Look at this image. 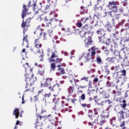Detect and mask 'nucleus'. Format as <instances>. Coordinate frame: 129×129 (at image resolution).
<instances>
[{"label":"nucleus","mask_w":129,"mask_h":129,"mask_svg":"<svg viewBox=\"0 0 129 129\" xmlns=\"http://www.w3.org/2000/svg\"><path fill=\"white\" fill-rule=\"evenodd\" d=\"M98 90L100 94H102L103 98H108L109 97V95L106 93V91L103 90L102 88H100Z\"/></svg>","instance_id":"obj_24"},{"label":"nucleus","mask_w":129,"mask_h":129,"mask_svg":"<svg viewBox=\"0 0 129 129\" xmlns=\"http://www.w3.org/2000/svg\"><path fill=\"white\" fill-rule=\"evenodd\" d=\"M60 85H59V84H55L52 87L50 85L46 87L48 88V89L49 90H50V91H51V92H54V91H56V90H57V89H58Z\"/></svg>","instance_id":"obj_19"},{"label":"nucleus","mask_w":129,"mask_h":129,"mask_svg":"<svg viewBox=\"0 0 129 129\" xmlns=\"http://www.w3.org/2000/svg\"><path fill=\"white\" fill-rule=\"evenodd\" d=\"M87 87L86 86H79L77 88V93L78 94H82L83 93V91L82 89H84Z\"/></svg>","instance_id":"obj_27"},{"label":"nucleus","mask_w":129,"mask_h":129,"mask_svg":"<svg viewBox=\"0 0 129 129\" xmlns=\"http://www.w3.org/2000/svg\"><path fill=\"white\" fill-rule=\"evenodd\" d=\"M105 122H106V120H105V118H103L101 116L100 121V125H103V124L104 123H105Z\"/></svg>","instance_id":"obj_33"},{"label":"nucleus","mask_w":129,"mask_h":129,"mask_svg":"<svg viewBox=\"0 0 129 129\" xmlns=\"http://www.w3.org/2000/svg\"><path fill=\"white\" fill-rule=\"evenodd\" d=\"M119 5V3L117 1H112L109 2L108 7L109 8V10L112 11L110 14L112 18H115V19H118L119 18H120V15L123 13V11H124L123 7H120L118 8L117 6Z\"/></svg>","instance_id":"obj_1"},{"label":"nucleus","mask_w":129,"mask_h":129,"mask_svg":"<svg viewBox=\"0 0 129 129\" xmlns=\"http://www.w3.org/2000/svg\"><path fill=\"white\" fill-rule=\"evenodd\" d=\"M50 22L46 23V28L47 29L48 35L51 38L54 37L53 33V29L57 26V25L60 23V21L55 18H52L49 20Z\"/></svg>","instance_id":"obj_4"},{"label":"nucleus","mask_w":129,"mask_h":129,"mask_svg":"<svg viewBox=\"0 0 129 129\" xmlns=\"http://www.w3.org/2000/svg\"><path fill=\"white\" fill-rule=\"evenodd\" d=\"M116 74L118 78H123V77L126 76V71L125 70L120 71L119 72H117Z\"/></svg>","instance_id":"obj_18"},{"label":"nucleus","mask_w":129,"mask_h":129,"mask_svg":"<svg viewBox=\"0 0 129 129\" xmlns=\"http://www.w3.org/2000/svg\"><path fill=\"white\" fill-rule=\"evenodd\" d=\"M88 117L91 119L92 122L93 123H97L98 122V120L99 119V116L98 115H88Z\"/></svg>","instance_id":"obj_14"},{"label":"nucleus","mask_w":129,"mask_h":129,"mask_svg":"<svg viewBox=\"0 0 129 129\" xmlns=\"http://www.w3.org/2000/svg\"><path fill=\"white\" fill-rule=\"evenodd\" d=\"M96 61L98 64H101V62H102V60L101 59V57L100 56L96 57Z\"/></svg>","instance_id":"obj_35"},{"label":"nucleus","mask_w":129,"mask_h":129,"mask_svg":"<svg viewBox=\"0 0 129 129\" xmlns=\"http://www.w3.org/2000/svg\"><path fill=\"white\" fill-rule=\"evenodd\" d=\"M61 104H60V105H61V106H62V107H63L64 104H65V101H61Z\"/></svg>","instance_id":"obj_58"},{"label":"nucleus","mask_w":129,"mask_h":129,"mask_svg":"<svg viewBox=\"0 0 129 129\" xmlns=\"http://www.w3.org/2000/svg\"><path fill=\"white\" fill-rule=\"evenodd\" d=\"M56 100H57V99L56 98H55V97H54L52 99L53 102H56Z\"/></svg>","instance_id":"obj_61"},{"label":"nucleus","mask_w":129,"mask_h":129,"mask_svg":"<svg viewBox=\"0 0 129 129\" xmlns=\"http://www.w3.org/2000/svg\"><path fill=\"white\" fill-rule=\"evenodd\" d=\"M121 127V129H127V127L125 126V125L122 126Z\"/></svg>","instance_id":"obj_62"},{"label":"nucleus","mask_w":129,"mask_h":129,"mask_svg":"<svg viewBox=\"0 0 129 129\" xmlns=\"http://www.w3.org/2000/svg\"><path fill=\"white\" fill-rule=\"evenodd\" d=\"M123 104H120V105L123 109H125V108L126 107V105L127 104H126V101L125 100H123L122 101Z\"/></svg>","instance_id":"obj_31"},{"label":"nucleus","mask_w":129,"mask_h":129,"mask_svg":"<svg viewBox=\"0 0 129 129\" xmlns=\"http://www.w3.org/2000/svg\"><path fill=\"white\" fill-rule=\"evenodd\" d=\"M105 73H106V74H107V75L109 74V73H110L109 70H108V69L105 68Z\"/></svg>","instance_id":"obj_52"},{"label":"nucleus","mask_w":129,"mask_h":129,"mask_svg":"<svg viewBox=\"0 0 129 129\" xmlns=\"http://www.w3.org/2000/svg\"><path fill=\"white\" fill-rule=\"evenodd\" d=\"M76 26L78 27V28H81V27H82V23H81V22H78L76 24Z\"/></svg>","instance_id":"obj_42"},{"label":"nucleus","mask_w":129,"mask_h":129,"mask_svg":"<svg viewBox=\"0 0 129 129\" xmlns=\"http://www.w3.org/2000/svg\"><path fill=\"white\" fill-rule=\"evenodd\" d=\"M89 20V18H83L81 19V21L82 22H83V23H86L87 22V21Z\"/></svg>","instance_id":"obj_40"},{"label":"nucleus","mask_w":129,"mask_h":129,"mask_svg":"<svg viewBox=\"0 0 129 129\" xmlns=\"http://www.w3.org/2000/svg\"><path fill=\"white\" fill-rule=\"evenodd\" d=\"M25 82L26 86L25 87L26 91H32L35 81H37V77H34V75L32 73H26L25 75Z\"/></svg>","instance_id":"obj_3"},{"label":"nucleus","mask_w":129,"mask_h":129,"mask_svg":"<svg viewBox=\"0 0 129 129\" xmlns=\"http://www.w3.org/2000/svg\"><path fill=\"white\" fill-rule=\"evenodd\" d=\"M94 114H95V115H98V114L99 113L100 110L99 109V108H94Z\"/></svg>","instance_id":"obj_36"},{"label":"nucleus","mask_w":129,"mask_h":129,"mask_svg":"<svg viewBox=\"0 0 129 129\" xmlns=\"http://www.w3.org/2000/svg\"><path fill=\"white\" fill-rule=\"evenodd\" d=\"M62 65L58 64L57 65V68H58L57 69L58 72L56 73L57 76H60V74H65V70H64V68H60Z\"/></svg>","instance_id":"obj_22"},{"label":"nucleus","mask_w":129,"mask_h":129,"mask_svg":"<svg viewBox=\"0 0 129 129\" xmlns=\"http://www.w3.org/2000/svg\"><path fill=\"white\" fill-rule=\"evenodd\" d=\"M37 67H39V68H42V67H43V66L42 65V64H39L37 66Z\"/></svg>","instance_id":"obj_63"},{"label":"nucleus","mask_w":129,"mask_h":129,"mask_svg":"<svg viewBox=\"0 0 129 129\" xmlns=\"http://www.w3.org/2000/svg\"><path fill=\"white\" fill-rule=\"evenodd\" d=\"M44 120V116L38 115L37 116L36 121L35 123V128L36 129H41V126L43 125V120Z\"/></svg>","instance_id":"obj_7"},{"label":"nucleus","mask_w":129,"mask_h":129,"mask_svg":"<svg viewBox=\"0 0 129 129\" xmlns=\"http://www.w3.org/2000/svg\"><path fill=\"white\" fill-rule=\"evenodd\" d=\"M79 82L80 81L78 79H74V82L76 86H78L77 83H78V82Z\"/></svg>","instance_id":"obj_44"},{"label":"nucleus","mask_w":129,"mask_h":129,"mask_svg":"<svg viewBox=\"0 0 129 129\" xmlns=\"http://www.w3.org/2000/svg\"><path fill=\"white\" fill-rule=\"evenodd\" d=\"M59 0H47V2H49V3L51 2H55L56 1V3H58V1Z\"/></svg>","instance_id":"obj_57"},{"label":"nucleus","mask_w":129,"mask_h":129,"mask_svg":"<svg viewBox=\"0 0 129 129\" xmlns=\"http://www.w3.org/2000/svg\"><path fill=\"white\" fill-rule=\"evenodd\" d=\"M125 22V19H122L121 22H119V25H123L124 23Z\"/></svg>","instance_id":"obj_49"},{"label":"nucleus","mask_w":129,"mask_h":129,"mask_svg":"<svg viewBox=\"0 0 129 129\" xmlns=\"http://www.w3.org/2000/svg\"><path fill=\"white\" fill-rule=\"evenodd\" d=\"M113 121H114L113 119H111L110 122V124H111V125H113V126H114V124H113Z\"/></svg>","instance_id":"obj_54"},{"label":"nucleus","mask_w":129,"mask_h":129,"mask_svg":"<svg viewBox=\"0 0 129 129\" xmlns=\"http://www.w3.org/2000/svg\"><path fill=\"white\" fill-rule=\"evenodd\" d=\"M43 96H44V98H47L50 97V96H51V93H49V94H46L44 95Z\"/></svg>","instance_id":"obj_43"},{"label":"nucleus","mask_w":129,"mask_h":129,"mask_svg":"<svg viewBox=\"0 0 129 129\" xmlns=\"http://www.w3.org/2000/svg\"><path fill=\"white\" fill-rule=\"evenodd\" d=\"M87 40H88L87 42L85 43V46L87 48L90 46V45H92V43H93V41L91 39V36L89 35V37L86 38Z\"/></svg>","instance_id":"obj_25"},{"label":"nucleus","mask_w":129,"mask_h":129,"mask_svg":"<svg viewBox=\"0 0 129 129\" xmlns=\"http://www.w3.org/2000/svg\"><path fill=\"white\" fill-rule=\"evenodd\" d=\"M47 4L48 5H47L45 7V11H47V10H51L53 7H55V5H57V3H56L55 1H52L51 2H47Z\"/></svg>","instance_id":"obj_21"},{"label":"nucleus","mask_w":129,"mask_h":129,"mask_svg":"<svg viewBox=\"0 0 129 129\" xmlns=\"http://www.w3.org/2000/svg\"><path fill=\"white\" fill-rule=\"evenodd\" d=\"M43 38H44V39H46V36H47V34H46V33L45 32H43Z\"/></svg>","instance_id":"obj_60"},{"label":"nucleus","mask_w":129,"mask_h":129,"mask_svg":"<svg viewBox=\"0 0 129 129\" xmlns=\"http://www.w3.org/2000/svg\"><path fill=\"white\" fill-rule=\"evenodd\" d=\"M118 121L119 122L120 127L125 125V120H124V119H118Z\"/></svg>","instance_id":"obj_30"},{"label":"nucleus","mask_w":129,"mask_h":129,"mask_svg":"<svg viewBox=\"0 0 129 129\" xmlns=\"http://www.w3.org/2000/svg\"><path fill=\"white\" fill-rule=\"evenodd\" d=\"M22 104H24V103H25V99H24V96L22 97Z\"/></svg>","instance_id":"obj_59"},{"label":"nucleus","mask_w":129,"mask_h":129,"mask_svg":"<svg viewBox=\"0 0 129 129\" xmlns=\"http://www.w3.org/2000/svg\"><path fill=\"white\" fill-rule=\"evenodd\" d=\"M94 123H93V122H92V121L88 122V124L89 125H91L92 127V126H93Z\"/></svg>","instance_id":"obj_55"},{"label":"nucleus","mask_w":129,"mask_h":129,"mask_svg":"<svg viewBox=\"0 0 129 129\" xmlns=\"http://www.w3.org/2000/svg\"><path fill=\"white\" fill-rule=\"evenodd\" d=\"M91 59H93L95 58V55H96V53L97 54H99L101 53V51L98 49V48L96 47V46H93L91 48Z\"/></svg>","instance_id":"obj_11"},{"label":"nucleus","mask_w":129,"mask_h":129,"mask_svg":"<svg viewBox=\"0 0 129 129\" xmlns=\"http://www.w3.org/2000/svg\"><path fill=\"white\" fill-rule=\"evenodd\" d=\"M85 80V81H88V78L87 77H83L81 79V81Z\"/></svg>","instance_id":"obj_48"},{"label":"nucleus","mask_w":129,"mask_h":129,"mask_svg":"<svg viewBox=\"0 0 129 129\" xmlns=\"http://www.w3.org/2000/svg\"><path fill=\"white\" fill-rule=\"evenodd\" d=\"M28 38V35H26L25 36H24L23 41H27Z\"/></svg>","instance_id":"obj_56"},{"label":"nucleus","mask_w":129,"mask_h":129,"mask_svg":"<svg viewBox=\"0 0 129 129\" xmlns=\"http://www.w3.org/2000/svg\"><path fill=\"white\" fill-rule=\"evenodd\" d=\"M115 68H116V69H118V67H117V66H116L115 67H112L111 68V70L113 71V70H114V69H115Z\"/></svg>","instance_id":"obj_53"},{"label":"nucleus","mask_w":129,"mask_h":129,"mask_svg":"<svg viewBox=\"0 0 129 129\" xmlns=\"http://www.w3.org/2000/svg\"><path fill=\"white\" fill-rule=\"evenodd\" d=\"M45 27H46V25L44 23H42L41 25H39L37 27L36 30L34 31V34H36L38 33V31H41V32L40 33V35L42 36V35H43V33H42V32L44 31V29H43L42 28H44Z\"/></svg>","instance_id":"obj_17"},{"label":"nucleus","mask_w":129,"mask_h":129,"mask_svg":"<svg viewBox=\"0 0 129 129\" xmlns=\"http://www.w3.org/2000/svg\"><path fill=\"white\" fill-rule=\"evenodd\" d=\"M66 100H67V101H69V100H71L72 103H73L74 104H75V102L77 101V99H75V98H73V99H66Z\"/></svg>","instance_id":"obj_37"},{"label":"nucleus","mask_w":129,"mask_h":129,"mask_svg":"<svg viewBox=\"0 0 129 129\" xmlns=\"http://www.w3.org/2000/svg\"><path fill=\"white\" fill-rule=\"evenodd\" d=\"M47 61L50 63L51 69L55 70L56 68V64H60L61 61H63V58H59L57 55V51H54L52 52H48L47 54Z\"/></svg>","instance_id":"obj_2"},{"label":"nucleus","mask_w":129,"mask_h":129,"mask_svg":"<svg viewBox=\"0 0 129 129\" xmlns=\"http://www.w3.org/2000/svg\"><path fill=\"white\" fill-rule=\"evenodd\" d=\"M31 20H32V19L31 18H28L27 19H26L25 22L29 25V24H30V23H31Z\"/></svg>","instance_id":"obj_47"},{"label":"nucleus","mask_w":129,"mask_h":129,"mask_svg":"<svg viewBox=\"0 0 129 129\" xmlns=\"http://www.w3.org/2000/svg\"><path fill=\"white\" fill-rule=\"evenodd\" d=\"M23 67H24L25 69H28L29 68V63L26 62L25 64H23Z\"/></svg>","instance_id":"obj_46"},{"label":"nucleus","mask_w":129,"mask_h":129,"mask_svg":"<svg viewBox=\"0 0 129 129\" xmlns=\"http://www.w3.org/2000/svg\"><path fill=\"white\" fill-rule=\"evenodd\" d=\"M48 119L49 121H52V120H53L54 119V118H53V117H52V116L51 115H50L48 117Z\"/></svg>","instance_id":"obj_45"},{"label":"nucleus","mask_w":129,"mask_h":129,"mask_svg":"<svg viewBox=\"0 0 129 129\" xmlns=\"http://www.w3.org/2000/svg\"><path fill=\"white\" fill-rule=\"evenodd\" d=\"M62 106L61 105V103H59V102H56L55 104L54 109L55 111L59 110V109H61L62 108Z\"/></svg>","instance_id":"obj_28"},{"label":"nucleus","mask_w":129,"mask_h":129,"mask_svg":"<svg viewBox=\"0 0 129 129\" xmlns=\"http://www.w3.org/2000/svg\"><path fill=\"white\" fill-rule=\"evenodd\" d=\"M29 9L27 8V6L26 5L23 6V9L22 13V18L23 19V22L21 24V27L24 29L23 30V34H25V32H27L28 30V28L29 27V24H27L26 22L24 21L25 19V17L27 16V15H29V13L28 12Z\"/></svg>","instance_id":"obj_5"},{"label":"nucleus","mask_w":129,"mask_h":129,"mask_svg":"<svg viewBox=\"0 0 129 129\" xmlns=\"http://www.w3.org/2000/svg\"><path fill=\"white\" fill-rule=\"evenodd\" d=\"M102 2H101V0H98L97 2V5L95 8V12L97 14H99V12H101L102 11Z\"/></svg>","instance_id":"obj_13"},{"label":"nucleus","mask_w":129,"mask_h":129,"mask_svg":"<svg viewBox=\"0 0 129 129\" xmlns=\"http://www.w3.org/2000/svg\"><path fill=\"white\" fill-rule=\"evenodd\" d=\"M44 22H48V19L47 18V16H46L44 15H42L40 16V21H41V20H43V17H44Z\"/></svg>","instance_id":"obj_39"},{"label":"nucleus","mask_w":129,"mask_h":129,"mask_svg":"<svg viewBox=\"0 0 129 129\" xmlns=\"http://www.w3.org/2000/svg\"><path fill=\"white\" fill-rule=\"evenodd\" d=\"M90 32L89 27H88V25H86L84 27H83L82 31L80 32V35L81 37H85V38H88L90 36Z\"/></svg>","instance_id":"obj_6"},{"label":"nucleus","mask_w":129,"mask_h":129,"mask_svg":"<svg viewBox=\"0 0 129 129\" xmlns=\"http://www.w3.org/2000/svg\"><path fill=\"white\" fill-rule=\"evenodd\" d=\"M117 43H115V42H112L111 44V47L110 48V50L112 52H114V55L115 56H119V51L117 49Z\"/></svg>","instance_id":"obj_12"},{"label":"nucleus","mask_w":129,"mask_h":129,"mask_svg":"<svg viewBox=\"0 0 129 129\" xmlns=\"http://www.w3.org/2000/svg\"><path fill=\"white\" fill-rule=\"evenodd\" d=\"M37 0H30L28 3V7H33V10L37 15L39 13V9H37Z\"/></svg>","instance_id":"obj_10"},{"label":"nucleus","mask_w":129,"mask_h":129,"mask_svg":"<svg viewBox=\"0 0 129 129\" xmlns=\"http://www.w3.org/2000/svg\"><path fill=\"white\" fill-rule=\"evenodd\" d=\"M82 107H87V106H88V105H87V104H81Z\"/></svg>","instance_id":"obj_50"},{"label":"nucleus","mask_w":129,"mask_h":129,"mask_svg":"<svg viewBox=\"0 0 129 129\" xmlns=\"http://www.w3.org/2000/svg\"><path fill=\"white\" fill-rule=\"evenodd\" d=\"M30 51H31V52H33V53H35V54L38 53V60H39L41 62H43V61H44V52L43 51H42L41 53V50L38 49L37 50L36 48H31Z\"/></svg>","instance_id":"obj_9"},{"label":"nucleus","mask_w":129,"mask_h":129,"mask_svg":"<svg viewBox=\"0 0 129 129\" xmlns=\"http://www.w3.org/2000/svg\"><path fill=\"white\" fill-rule=\"evenodd\" d=\"M117 116L118 119H124V114H123V111L120 110L117 112Z\"/></svg>","instance_id":"obj_26"},{"label":"nucleus","mask_w":129,"mask_h":129,"mask_svg":"<svg viewBox=\"0 0 129 129\" xmlns=\"http://www.w3.org/2000/svg\"><path fill=\"white\" fill-rule=\"evenodd\" d=\"M80 98H81V100H82L83 101H84L85 100V94H82L81 96H80Z\"/></svg>","instance_id":"obj_41"},{"label":"nucleus","mask_w":129,"mask_h":129,"mask_svg":"<svg viewBox=\"0 0 129 129\" xmlns=\"http://www.w3.org/2000/svg\"><path fill=\"white\" fill-rule=\"evenodd\" d=\"M101 116H102V117H103L104 118H107V117H109V112H106L102 116H101Z\"/></svg>","instance_id":"obj_34"},{"label":"nucleus","mask_w":129,"mask_h":129,"mask_svg":"<svg viewBox=\"0 0 129 129\" xmlns=\"http://www.w3.org/2000/svg\"><path fill=\"white\" fill-rule=\"evenodd\" d=\"M96 33L99 35L98 39L99 40V42L103 43L104 42V40H105V32H104V30L100 28L97 30Z\"/></svg>","instance_id":"obj_8"},{"label":"nucleus","mask_w":129,"mask_h":129,"mask_svg":"<svg viewBox=\"0 0 129 129\" xmlns=\"http://www.w3.org/2000/svg\"><path fill=\"white\" fill-rule=\"evenodd\" d=\"M13 115H15L16 118H19V116L20 115V111L18 108L15 109L13 111Z\"/></svg>","instance_id":"obj_29"},{"label":"nucleus","mask_w":129,"mask_h":129,"mask_svg":"<svg viewBox=\"0 0 129 129\" xmlns=\"http://www.w3.org/2000/svg\"><path fill=\"white\" fill-rule=\"evenodd\" d=\"M112 43L113 42H110V39L108 38L107 40H106L105 44L107 45H110V47H111V44H112Z\"/></svg>","instance_id":"obj_38"},{"label":"nucleus","mask_w":129,"mask_h":129,"mask_svg":"<svg viewBox=\"0 0 129 129\" xmlns=\"http://www.w3.org/2000/svg\"><path fill=\"white\" fill-rule=\"evenodd\" d=\"M107 60L108 62H112V63H114L115 61H117V59H116V57H108L107 58Z\"/></svg>","instance_id":"obj_32"},{"label":"nucleus","mask_w":129,"mask_h":129,"mask_svg":"<svg viewBox=\"0 0 129 129\" xmlns=\"http://www.w3.org/2000/svg\"><path fill=\"white\" fill-rule=\"evenodd\" d=\"M53 81V78H47L45 79V81L44 84H41V87H48L51 85V82Z\"/></svg>","instance_id":"obj_15"},{"label":"nucleus","mask_w":129,"mask_h":129,"mask_svg":"<svg viewBox=\"0 0 129 129\" xmlns=\"http://www.w3.org/2000/svg\"><path fill=\"white\" fill-rule=\"evenodd\" d=\"M69 94L76 95V89L75 87L70 86L68 89Z\"/></svg>","instance_id":"obj_23"},{"label":"nucleus","mask_w":129,"mask_h":129,"mask_svg":"<svg viewBox=\"0 0 129 129\" xmlns=\"http://www.w3.org/2000/svg\"><path fill=\"white\" fill-rule=\"evenodd\" d=\"M18 124H20V121L17 120L16 123V125H18Z\"/></svg>","instance_id":"obj_64"},{"label":"nucleus","mask_w":129,"mask_h":129,"mask_svg":"<svg viewBox=\"0 0 129 129\" xmlns=\"http://www.w3.org/2000/svg\"><path fill=\"white\" fill-rule=\"evenodd\" d=\"M90 59H91V56H90V53H87L84 56H82L79 58L80 61L81 60L82 62H88L90 60Z\"/></svg>","instance_id":"obj_16"},{"label":"nucleus","mask_w":129,"mask_h":129,"mask_svg":"<svg viewBox=\"0 0 129 129\" xmlns=\"http://www.w3.org/2000/svg\"><path fill=\"white\" fill-rule=\"evenodd\" d=\"M93 82H98V78L97 77H95L93 80Z\"/></svg>","instance_id":"obj_51"},{"label":"nucleus","mask_w":129,"mask_h":129,"mask_svg":"<svg viewBox=\"0 0 129 129\" xmlns=\"http://www.w3.org/2000/svg\"><path fill=\"white\" fill-rule=\"evenodd\" d=\"M34 45L35 48H33V49H40V48H42V46H43V45L41 43V41H40V39L39 38L35 40Z\"/></svg>","instance_id":"obj_20"}]
</instances>
